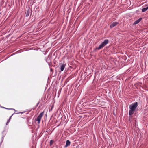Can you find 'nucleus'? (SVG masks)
<instances>
[{
  "mask_svg": "<svg viewBox=\"0 0 148 148\" xmlns=\"http://www.w3.org/2000/svg\"><path fill=\"white\" fill-rule=\"evenodd\" d=\"M25 14H26V16H28L29 14V10H27L26 12H25Z\"/></svg>",
  "mask_w": 148,
  "mask_h": 148,
  "instance_id": "1a4fd4ad",
  "label": "nucleus"
},
{
  "mask_svg": "<svg viewBox=\"0 0 148 148\" xmlns=\"http://www.w3.org/2000/svg\"><path fill=\"white\" fill-rule=\"evenodd\" d=\"M142 18H140L136 20L134 23L133 25H136L138 24L141 21V20Z\"/></svg>",
  "mask_w": 148,
  "mask_h": 148,
  "instance_id": "423d86ee",
  "label": "nucleus"
},
{
  "mask_svg": "<svg viewBox=\"0 0 148 148\" xmlns=\"http://www.w3.org/2000/svg\"><path fill=\"white\" fill-rule=\"evenodd\" d=\"M54 104H53L51 105L50 106L51 108L49 109V111H51L52 110V109L54 107Z\"/></svg>",
  "mask_w": 148,
  "mask_h": 148,
  "instance_id": "9d476101",
  "label": "nucleus"
},
{
  "mask_svg": "<svg viewBox=\"0 0 148 148\" xmlns=\"http://www.w3.org/2000/svg\"><path fill=\"white\" fill-rule=\"evenodd\" d=\"M119 24V23L117 22H114L112 23L110 25V27L111 28H112L116 26L117 24Z\"/></svg>",
  "mask_w": 148,
  "mask_h": 148,
  "instance_id": "39448f33",
  "label": "nucleus"
},
{
  "mask_svg": "<svg viewBox=\"0 0 148 148\" xmlns=\"http://www.w3.org/2000/svg\"><path fill=\"white\" fill-rule=\"evenodd\" d=\"M70 142L69 140H67L66 142V144L65 146L66 147L69 146L70 144Z\"/></svg>",
  "mask_w": 148,
  "mask_h": 148,
  "instance_id": "0eeeda50",
  "label": "nucleus"
},
{
  "mask_svg": "<svg viewBox=\"0 0 148 148\" xmlns=\"http://www.w3.org/2000/svg\"><path fill=\"white\" fill-rule=\"evenodd\" d=\"M44 114V112H41L38 116L37 119L35 120L38 122L37 123L38 124L40 123V121L41 120V119L43 116Z\"/></svg>",
  "mask_w": 148,
  "mask_h": 148,
  "instance_id": "7ed1b4c3",
  "label": "nucleus"
},
{
  "mask_svg": "<svg viewBox=\"0 0 148 148\" xmlns=\"http://www.w3.org/2000/svg\"><path fill=\"white\" fill-rule=\"evenodd\" d=\"M11 116L10 117L9 119V120L7 121V123H6V125H7L8 124V123L9 122L11 118Z\"/></svg>",
  "mask_w": 148,
  "mask_h": 148,
  "instance_id": "ddd939ff",
  "label": "nucleus"
},
{
  "mask_svg": "<svg viewBox=\"0 0 148 148\" xmlns=\"http://www.w3.org/2000/svg\"><path fill=\"white\" fill-rule=\"evenodd\" d=\"M1 107L2 108H4L7 109V110H14V109H12V108H6L3 107Z\"/></svg>",
  "mask_w": 148,
  "mask_h": 148,
  "instance_id": "9b49d317",
  "label": "nucleus"
},
{
  "mask_svg": "<svg viewBox=\"0 0 148 148\" xmlns=\"http://www.w3.org/2000/svg\"><path fill=\"white\" fill-rule=\"evenodd\" d=\"M109 42L108 40V39L105 40L104 41L101 43L99 47L97 48L98 50H99L102 48H103Z\"/></svg>",
  "mask_w": 148,
  "mask_h": 148,
  "instance_id": "f03ea898",
  "label": "nucleus"
},
{
  "mask_svg": "<svg viewBox=\"0 0 148 148\" xmlns=\"http://www.w3.org/2000/svg\"><path fill=\"white\" fill-rule=\"evenodd\" d=\"M147 10H148V6L146 7L142 8V12H144L146 11Z\"/></svg>",
  "mask_w": 148,
  "mask_h": 148,
  "instance_id": "6e6552de",
  "label": "nucleus"
},
{
  "mask_svg": "<svg viewBox=\"0 0 148 148\" xmlns=\"http://www.w3.org/2000/svg\"><path fill=\"white\" fill-rule=\"evenodd\" d=\"M53 140H50V146H51L52 144H53Z\"/></svg>",
  "mask_w": 148,
  "mask_h": 148,
  "instance_id": "f8f14e48",
  "label": "nucleus"
},
{
  "mask_svg": "<svg viewBox=\"0 0 148 148\" xmlns=\"http://www.w3.org/2000/svg\"><path fill=\"white\" fill-rule=\"evenodd\" d=\"M51 71H52V69H51Z\"/></svg>",
  "mask_w": 148,
  "mask_h": 148,
  "instance_id": "4468645a",
  "label": "nucleus"
},
{
  "mask_svg": "<svg viewBox=\"0 0 148 148\" xmlns=\"http://www.w3.org/2000/svg\"><path fill=\"white\" fill-rule=\"evenodd\" d=\"M59 65L60 66V70L61 71H62L64 70L65 66H66V64L64 63H61L59 64Z\"/></svg>",
  "mask_w": 148,
  "mask_h": 148,
  "instance_id": "20e7f679",
  "label": "nucleus"
},
{
  "mask_svg": "<svg viewBox=\"0 0 148 148\" xmlns=\"http://www.w3.org/2000/svg\"><path fill=\"white\" fill-rule=\"evenodd\" d=\"M137 106L138 103L137 102H135L130 106V110L129 112V114L130 115H132L134 114Z\"/></svg>",
  "mask_w": 148,
  "mask_h": 148,
  "instance_id": "f257e3e1",
  "label": "nucleus"
}]
</instances>
